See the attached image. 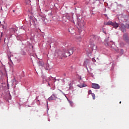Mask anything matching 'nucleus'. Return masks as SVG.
Wrapping results in <instances>:
<instances>
[{
    "instance_id": "0eeeda50",
    "label": "nucleus",
    "mask_w": 129,
    "mask_h": 129,
    "mask_svg": "<svg viewBox=\"0 0 129 129\" xmlns=\"http://www.w3.org/2000/svg\"><path fill=\"white\" fill-rule=\"evenodd\" d=\"M123 39L126 41V42H128V34L127 33H125L123 36Z\"/></svg>"
},
{
    "instance_id": "f257e3e1",
    "label": "nucleus",
    "mask_w": 129,
    "mask_h": 129,
    "mask_svg": "<svg viewBox=\"0 0 129 129\" xmlns=\"http://www.w3.org/2000/svg\"><path fill=\"white\" fill-rule=\"evenodd\" d=\"M66 52H64V53L60 51V50H56L55 52V56L57 57H60V58L66 57Z\"/></svg>"
},
{
    "instance_id": "1a4fd4ad",
    "label": "nucleus",
    "mask_w": 129,
    "mask_h": 129,
    "mask_svg": "<svg viewBox=\"0 0 129 129\" xmlns=\"http://www.w3.org/2000/svg\"><path fill=\"white\" fill-rule=\"evenodd\" d=\"M16 31V29L15 28H12L10 29V33L12 34H14Z\"/></svg>"
},
{
    "instance_id": "b1692460",
    "label": "nucleus",
    "mask_w": 129,
    "mask_h": 129,
    "mask_svg": "<svg viewBox=\"0 0 129 129\" xmlns=\"http://www.w3.org/2000/svg\"><path fill=\"white\" fill-rule=\"evenodd\" d=\"M121 51L122 52H123V50L122 49H121Z\"/></svg>"
},
{
    "instance_id": "412c9836",
    "label": "nucleus",
    "mask_w": 129,
    "mask_h": 129,
    "mask_svg": "<svg viewBox=\"0 0 129 129\" xmlns=\"http://www.w3.org/2000/svg\"><path fill=\"white\" fill-rule=\"evenodd\" d=\"M8 58H9V59H10L11 60V62H12V63H13V62H12V60L11 59V57L8 56Z\"/></svg>"
},
{
    "instance_id": "6e6552de",
    "label": "nucleus",
    "mask_w": 129,
    "mask_h": 129,
    "mask_svg": "<svg viewBox=\"0 0 129 129\" xmlns=\"http://www.w3.org/2000/svg\"><path fill=\"white\" fill-rule=\"evenodd\" d=\"M48 100L49 101L55 100H56L55 96L54 94H53L52 96H51L50 97L48 98Z\"/></svg>"
},
{
    "instance_id": "a878e982",
    "label": "nucleus",
    "mask_w": 129,
    "mask_h": 129,
    "mask_svg": "<svg viewBox=\"0 0 129 129\" xmlns=\"http://www.w3.org/2000/svg\"><path fill=\"white\" fill-rule=\"evenodd\" d=\"M121 103V102H120L119 103L120 104Z\"/></svg>"
},
{
    "instance_id": "2eb2a0df",
    "label": "nucleus",
    "mask_w": 129,
    "mask_h": 129,
    "mask_svg": "<svg viewBox=\"0 0 129 129\" xmlns=\"http://www.w3.org/2000/svg\"><path fill=\"white\" fill-rule=\"evenodd\" d=\"M91 95L93 97V99L95 100V95L94 93H91Z\"/></svg>"
},
{
    "instance_id": "393cba45",
    "label": "nucleus",
    "mask_w": 129,
    "mask_h": 129,
    "mask_svg": "<svg viewBox=\"0 0 129 129\" xmlns=\"http://www.w3.org/2000/svg\"><path fill=\"white\" fill-rule=\"evenodd\" d=\"M13 12H15V10H13Z\"/></svg>"
},
{
    "instance_id": "aec40b11",
    "label": "nucleus",
    "mask_w": 129,
    "mask_h": 129,
    "mask_svg": "<svg viewBox=\"0 0 129 129\" xmlns=\"http://www.w3.org/2000/svg\"><path fill=\"white\" fill-rule=\"evenodd\" d=\"M92 61H93V62H96V60L94 58H92Z\"/></svg>"
},
{
    "instance_id": "5701e85b",
    "label": "nucleus",
    "mask_w": 129,
    "mask_h": 129,
    "mask_svg": "<svg viewBox=\"0 0 129 129\" xmlns=\"http://www.w3.org/2000/svg\"><path fill=\"white\" fill-rule=\"evenodd\" d=\"M56 81V80L54 79V82H55Z\"/></svg>"
},
{
    "instance_id": "4468645a",
    "label": "nucleus",
    "mask_w": 129,
    "mask_h": 129,
    "mask_svg": "<svg viewBox=\"0 0 129 129\" xmlns=\"http://www.w3.org/2000/svg\"><path fill=\"white\" fill-rule=\"evenodd\" d=\"M69 103L71 104V106L72 107H73V105H74V103H73V101H69Z\"/></svg>"
},
{
    "instance_id": "dca6fc26",
    "label": "nucleus",
    "mask_w": 129,
    "mask_h": 129,
    "mask_svg": "<svg viewBox=\"0 0 129 129\" xmlns=\"http://www.w3.org/2000/svg\"><path fill=\"white\" fill-rule=\"evenodd\" d=\"M17 61L18 62V63H20L21 62V59L20 58H18L17 59Z\"/></svg>"
},
{
    "instance_id": "9d476101",
    "label": "nucleus",
    "mask_w": 129,
    "mask_h": 129,
    "mask_svg": "<svg viewBox=\"0 0 129 129\" xmlns=\"http://www.w3.org/2000/svg\"><path fill=\"white\" fill-rule=\"evenodd\" d=\"M78 25L81 29H82V28H84V23H79Z\"/></svg>"
},
{
    "instance_id": "9b49d317",
    "label": "nucleus",
    "mask_w": 129,
    "mask_h": 129,
    "mask_svg": "<svg viewBox=\"0 0 129 129\" xmlns=\"http://www.w3.org/2000/svg\"><path fill=\"white\" fill-rule=\"evenodd\" d=\"M91 48L92 50H95L97 49V46L93 44V45H92Z\"/></svg>"
},
{
    "instance_id": "f03ea898",
    "label": "nucleus",
    "mask_w": 129,
    "mask_h": 129,
    "mask_svg": "<svg viewBox=\"0 0 129 129\" xmlns=\"http://www.w3.org/2000/svg\"><path fill=\"white\" fill-rule=\"evenodd\" d=\"M74 53V50L73 48H70L68 50L65 51V57H68L72 55Z\"/></svg>"
},
{
    "instance_id": "bb28decb",
    "label": "nucleus",
    "mask_w": 129,
    "mask_h": 129,
    "mask_svg": "<svg viewBox=\"0 0 129 129\" xmlns=\"http://www.w3.org/2000/svg\"><path fill=\"white\" fill-rule=\"evenodd\" d=\"M105 16H106L107 15H105Z\"/></svg>"
},
{
    "instance_id": "423d86ee",
    "label": "nucleus",
    "mask_w": 129,
    "mask_h": 129,
    "mask_svg": "<svg viewBox=\"0 0 129 129\" xmlns=\"http://www.w3.org/2000/svg\"><path fill=\"white\" fill-rule=\"evenodd\" d=\"M92 88L95 89H100V86L97 84H92Z\"/></svg>"
},
{
    "instance_id": "f8f14e48",
    "label": "nucleus",
    "mask_w": 129,
    "mask_h": 129,
    "mask_svg": "<svg viewBox=\"0 0 129 129\" xmlns=\"http://www.w3.org/2000/svg\"><path fill=\"white\" fill-rule=\"evenodd\" d=\"M104 44L106 46H109V43L107 40H105L104 41Z\"/></svg>"
},
{
    "instance_id": "ddd939ff",
    "label": "nucleus",
    "mask_w": 129,
    "mask_h": 129,
    "mask_svg": "<svg viewBox=\"0 0 129 129\" xmlns=\"http://www.w3.org/2000/svg\"><path fill=\"white\" fill-rule=\"evenodd\" d=\"M87 63H88V60H85L84 62V66H86L87 65Z\"/></svg>"
},
{
    "instance_id": "a211bd4d",
    "label": "nucleus",
    "mask_w": 129,
    "mask_h": 129,
    "mask_svg": "<svg viewBox=\"0 0 129 129\" xmlns=\"http://www.w3.org/2000/svg\"><path fill=\"white\" fill-rule=\"evenodd\" d=\"M88 93L89 94H92V91H91V90H90L88 92Z\"/></svg>"
},
{
    "instance_id": "4be33fe9",
    "label": "nucleus",
    "mask_w": 129,
    "mask_h": 129,
    "mask_svg": "<svg viewBox=\"0 0 129 129\" xmlns=\"http://www.w3.org/2000/svg\"><path fill=\"white\" fill-rule=\"evenodd\" d=\"M126 27L127 29H129V24L126 25Z\"/></svg>"
},
{
    "instance_id": "20e7f679",
    "label": "nucleus",
    "mask_w": 129,
    "mask_h": 129,
    "mask_svg": "<svg viewBox=\"0 0 129 129\" xmlns=\"http://www.w3.org/2000/svg\"><path fill=\"white\" fill-rule=\"evenodd\" d=\"M42 78L43 81L44 82H48L51 80L50 77L47 78L46 77H45V76H42Z\"/></svg>"
},
{
    "instance_id": "6ab92c4d",
    "label": "nucleus",
    "mask_w": 129,
    "mask_h": 129,
    "mask_svg": "<svg viewBox=\"0 0 129 129\" xmlns=\"http://www.w3.org/2000/svg\"><path fill=\"white\" fill-rule=\"evenodd\" d=\"M1 26L3 27V29H4V26L2 24H1V22H0V28Z\"/></svg>"
},
{
    "instance_id": "f3484780",
    "label": "nucleus",
    "mask_w": 129,
    "mask_h": 129,
    "mask_svg": "<svg viewBox=\"0 0 129 129\" xmlns=\"http://www.w3.org/2000/svg\"><path fill=\"white\" fill-rule=\"evenodd\" d=\"M78 86L80 88H83V87H85V86H84V84H83L82 85H78Z\"/></svg>"
},
{
    "instance_id": "39448f33",
    "label": "nucleus",
    "mask_w": 129,
    "mask_h": 129,
    "mask_svg": "<svg viewBox=\"0 0 129 129\" xmlns=\"http://www.w3.org/2000/svg\"><path fill=\"white\" fill-rule=\"evenodd\" d=\"M120 29L123 33L126 32V27L123 24H121Z\"/></svg>"
},
{
    "instance_id": "7ed1b4c3",
    "label": "nucleus",
    "mask_w": 129,
    "mask_h": 129,
    "mask_svg": "<svg viewBox=\"0 0 129 129\" xmlns=\"http://www.w3.org/2000/svg\"><path fill=\"white\" fill-rule=\"evenodd\" d=\"M106 25L107 26H109V25H111V26H113L115 29H117V28H118L119 24L117 23L116 22H112L111 21H108Z\"/></svg>"
}]
</instances>
